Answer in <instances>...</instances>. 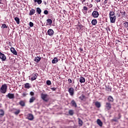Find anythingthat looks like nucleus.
Returning <instances> with one entry per match:
<instances>
[{
    "mask_svg": "<svg viewBox=\"0 0 128 128\" xmlns=\"http://www.w3.org/2000/svg\"><path fill=\"white\" fill-rule=\"evenodd\" d=\"M6 92H8V85L4 84L0 88V92L1 94H6Z\"/></svg>",
    "mask_w": 128,
    "mask_h": 128,
    "instance_id": "1",
    "label": "nucleus"
},
{
    "mask_svg": "<svg viewBox=\"0 0 128 128\" xmlns=\"http://www.w3.org/2000/svg\"><path fill=\"white\" fill-rule=\"evenodd\" d=\"M30 76L32 77L30 78V80L32 82H34V80H36L38 78V73H33L31 74Z\"/></svg>",
    "mask_w": 128,
    "mask_h": 128,
    "instance_id": "2",
    "label": "nucleus"
},
{
    "mask_svg": "<svg viewBox=\"0 0 128 128\" xmlns=\"http://www.w3.org/2000/svg\"><path fill=\"white\" fill-rule=\"evenodd\" d=\"M105 108L107 110H110L112 109V104L110 102H107L105 105Z\"/></svg>",
    "mask_w": 128,
    "mask_h": 128,
    "instance_id": "3",
    "label": "nucleus"
},
{
    "mask_svg": "<svg viewBox=\"0 0 128 128\" xmlns=\"http://www.w3.org/2000/svg\"><path fill=\"white\" fill-rule=\"evenodd\" d=\"M48 96L47 94H41V98L44 102H48V100L46 99V98L48 97Z\"/></svg>",
    "mask_w": 128,
    "mask_h": 128,
    "instance_id": "4",
    "label": "nucleus"
},
{
    "mask_svg": "<svg viewBox=\"0 0 128 128\" xmlns=\"http://www.w3.org/2000/svg\"><path fill=\"white\" fill-rule=\"evenodd\" d=\"M0 58L2 60V62H6V56L4 54H2V52H0Z\"/></svg>",
    "mask_w": 128,
    "mask_h": 128,
    "instance_id": "5",
    "label": "nucleus"
},
{
    "mask_svg": "<svg viewBox=\"0 0 128 128\" xmlns=\"http://www.w3.org/2000/svg\"><path fill=\"white\" fill-rule=\"evenodd\" d=\"M68 92L72 96L74 94V89L72 87L69 88Z\"/></svg>",
    "mask_w": 128,
    "mask_h": 128,
    "instance_id": "6",
    "label": "nucleus"
},
{
    "mask_svg": "<svg viewBox=\"0 0 128 128\" xmlns=\"http://www.w3.org/2000/svg\"><path fill=\"white\" fill-rule=\"evenodd\" d=\"M92 16L93 18H98V16H100V14L98 13V11H94L92 12Z\"/></svg>",
    "mask_w": 128,
    "mask_h": 128,
    "instance_id": "7",
    "label": "nucleus"
},
{
    "mask_svg": "<svg viewBox=\"0 0 128 128\" xmlns=\"http://www.w3.org/2000/svg\"><path fill=\"white\" fill-rule=\"evenodd\" d=\"M10 52L13 54H14V56H18V52L14 47H12L10 48Z\"/></svg>",
    "mask_w": 128,
    "mask_h": 128,
    "instance_id": "8",
    "label": "nucleus"
},
{
    "mask_svg": "<svg viewBox=\"0 0 128 128\" xmlns=\"http://www.w3.org/2000/svg\"><path fill=\"white\" fill-rule=\"evenodd\" d=\"M13 114H14L16 116H18L20 112V109H16V108H13Z\"/></svg>",
    "mask_w": 128,
    "mask_h": 128,
    "instance_id": "9",
    "label": "nucleus"
},
{
    "mask_svg": "<svg viewBox=\"0 0 128 128\" xmlns=\"http://www.w3.org/2000/svg\"><path fill=\"white\" fill-rule=\"evenodd\" d=\"M48 35L50 36H54V30L52 29H49L48 30Z\"/></svg>",
    "mask_w": 128,
    "mask_h": 128,
    "instance_id": "10",
    "label": "nucleus"
},
{
    "mask_svg": "<svg viewBox=\"0 0 128 128\" xmlns=\"http://www.w3.org/2000/svg\"><path fill=\"white\" fill-rule=\"evenodd\" d=\"M6 96L10 98V100H12L14 98V94L9 93Z\"/></svg>",
    "mask_w": 128,
    "mask_h": 128,
    "instance_id": "11",
    "label": "nucleus"
},
{
    "mask_svg": "<svg viewBox=\"0 0 128 128\" xmlns=\"http://www.w3.org/2000/svg\"><path fill=\"white\" fill-rule=\"evenodd\" d=\"M27 118L29 120H34V115L32 114H28L27 115Z\"/></svg>",
    "mask_w": 128,
    "mask_h": 128,
    "instance_id": "12",
    "label": "nucleus"
},
{
    "mask_svg": "<svg viewBox=\"0 0 128 128\" xmlns=\"http://www.w3.org/2000/svg\"><path fill=\"white\" fill-rule=\"evenodd\" d=\"M110 22H112V24H114V22H116V16H114V17L110 16Z\"/></svg>",
    "mask_w": 128,
    "mask_h": 128,
    "instance_id": "13",
    "label": "nucleus"
},
{
    "mask_svg": "<svg viewBox=\"0 0 128 128\" xmlns=\"http://www.w3.org/2000/svg\"><path fill=\"white\" fill-rule=\"evenodd\" d=\"M36 14V10L34 8H32L29 13V16H34Z\"/></svg>",
    "mask_w": 128,
    "mask_h": 128,
    "instance_id": "14",
    "label": "nucleus"
},
{
    "mask_svg": "<svg viewBox=\"0 0 128 128\" xmlns=\"http://www.w3.org/2000/svg\"><path fill=\"white\" fill-rule=\"evenodd\" d=\"M40 60H42V58H40V56H38L36 57V58H34V62H40Z\"/></svg>",
    "mask_w": 128,
    "mask_h": 128,
    "instance_id": "15",
    "label": "nucleus"
},
{
    "mask_svg": "<svg viewBox=\"0 0 128 128\" xmlns=\"http://www.w3.org/2000/svg\"><path fill=\"white\" fill-rule=\"evenodd\" d=\"M112 4V2H108V0H105L104 2V4H106L107 6H110V5Z\"/></svg>",
    "mask_w": 128,
    "mask_h": 128,
    "instance_id": "16",
    "label": "nucleus"
},
{
    "mask_svg": "<svg viewBox=\"0 0 128 128\" xmlns=\"http://www.w3.org/2000/svg\"><path fill=\"white\" fill-rule=\"evenodd\" d=\"M108 102H114V98L112 96H108Z\"/></svg>",
    "mask_w": 128,
    "mask_h": 128,
    "instance_id": "17",
    "label": "nucleus"
},
{
    "mask_svg": "<svg viewBox=\"0 0 128 128\" xmlns=\"http://www.w3.org/2000/svg\"><path fill=\"white\" fill-rule=\"evenodd\" d=\"M82 12H84V14H86L88 12V7L84 6L83 7Z\"/></svg>",
    "mask_w": 128,
    "mask_h": 128,
    "instance_id": "18",
    "label": "nucleus"
},
{
    "mask_svg": "<svg viewBox=\"0 0 128 128\" xmlns=\"http://www.w3.org/2000/svg\"><path fill=\"white\" fill-rule=\"evenodd\" d=\"M71 106H74V108H76L77 105H76V101L74 100H72L71 101Z\"/></svg>",
    "mask_w": 128,
    "mask_h": 128,
    "instance_id": "19",
    "label": "nucleus"
},
{
    "mask_svg": "<svg viewBox=\"0 0 128 128\" xmlns=\"http://www.w3.org/2000/svg\"><path fill=\"white\" fill-rule=\"evenodd\" d=\"M96 122L99 126H102V120H100L98 119L96 120Z\"/></svg>",
    "mask_w": 128,
    "mask_h": 128,
    "instance_id": "20",
    "label": "nucleus"
},
{
    "mask_svg": "<svg viewBox=\"0 0 128 128\" xmlns=\"http://www.w3.org/2000/svg\"><path fill=\"white\" fill-rule=\"evenodd\" d=\"M80 82L82 84L84 82H86V78H84L83 76H81L80 78Z\"/></svg>",
    "mask_w": 128,
    "mask_h": 128,
    "instance_id": "21",
    "label": "nucleus"
},
{
    "mask_svg": "<svg viewBox=\"0 0 128 128\" xmlns=\"http://www.w3.org/2000/svg\"><path fill=\"white\" fill-rule=\"evenodd\" d=\"M124 23H123L122 26L124 28H127V30H128V22L126 21L124 22Z\"/></svg>",
    "mask_w": 128,
    "mask_h": 128,
    "instance_id": "22",
    "label": "nucleus"
},
{
    "mask_svg": "<svg viewBox=\"0 0 128 128\" xmlns=\"http://www.w3.org/2000/svg\"><path fill=\"white\" fill-rule=\"evenodd\" d=\"M19 104L21 106H26V102H24V100H20L19 102Z\"/></svg>",
    "mask_w": 128,
    "mask_h": 128,
    "instance_id": "23",
    "label": "nucleus"
},
{
    "mask_svg": "<svg viewBox=\"0 0 128 128\" xmlns=\"http://www.w3.org/2000/svg\"><path fill=\"white\" fill-rule=\"evenodd\" d=\"M92 26H96L98 24V20L96 19H94L92 20Z\"/></svg>",
    "mask_w": 128,
    "mask_h": 128,
    "instance_id": "24",
    "label": "nucleus"
},
{
    "mask_svg": "<svg viewBox=\"0 0 128 128\" xmlns=\"http://www.w3.org/2000/svg\"><path fill=\"white\" fill-rule=\"evenodd\" d=\"M95 106H96V108H100V106H101L100 102H95Z\"/></svg>",
    "mask_w": 128,
    "mask_h": 128,
    "instance_id": "25",
    "label": "nucleus"
},
{
    "mask_svg": "<svg viewBox=\"0 0 128 128\" xmlns=\"http://www.w3.org/2000/svg\"><path fill=\"white\" fill-rule=\"evenodd\" d=\"M58 62V59L56 57H55L53 60H52V64H56Z\"/></svg>",
    "mask_w": 128,
    "mask_h": 128,
    "instance_id": "26",
    "label": "nucleus"
},
{
    "mask_svg": "<svg viewBox=\"0 0 128 128\" xmlns=\"http://www.w3.org/2000/svg\"><path fill=\"white\" fill-rule=\"evenodd\" d=\"M79 98L80 100H86V98L84 94H82L81 96L79 97Z\"/></svg>",
    "mask_w": 128,
    "mask_h": 128,
    "instance_id": "27",
    "label": "nucleus"
},
{
    "mask_svg": "<svg viewBox=\"0 0 128 128\" xmlns=\"http://www.w3.org/2000/svg\"><path fill=\"white\" fill-rule=\"evenodd\" d=\"M34 100H36V97L34 96H32L29 101V102H30V104H32V102H34Z\"/></svg>",
    "mask_w": 128,
    "mask_h": 128,
    "instance_id": "28",
    "label": "nucleus"
},
{
    "mask_svg": "<svg viewBox=\"0 0 128 128\" xmlns=\"http://www.w3.org/2000/svg\"><path fill=\"white\" fill-rule=\"evenodd\" d=\"M109 16L110 18V16H112V18L116 16V15H114V12L112 11L110 12Z\"/></svg>",
    "mask_w": 128,
    "mask_h": 128,
    "instance_id": "29",
    "label": "nucleus"
},
{
    "mask_svg": "<svg viewBox=\"0 0 128 128\" xmlns=\"http://www.w3.org/2000/svg\"><path fill=\"white\" fill-rule=\"evenodd\" d=\"M24 84V88H30V83H26Z\"/></svg>",
    "mask_w": 128,
    "mask_h": 128,
    "instance_id": "30",
    "label": "nucleus"
},
{
    "mask_svg": "<svg viewBox=\"0 0 128 128\" xmlns=\"http://www.w3.org/2000/svg\"><path fill=\"white\" fill-rule=\"evenodd\" d=\"M36 12L38 14H42V10L40 8H36Z\"/></svg>",
    "mask_w": 128,
    "mask_h": 128,
    "instance_id": "31",
    "label": "nucleus"
},
{
    "mask_svg": "<svg viewBox=\"0 0 128 128\" xmlns=\"http://www.w3.org/2000/svg\"><path fill=\"white\" fill-rule=\"evenodd\" d=\"M47 23L49 24V26H52V19H48L46 20Z\"/></svg>",
    "mask_w": 128,
    "mask_h": 128,
    "instance_id": "32",
    "label": "nucleus"
},
{
    "mask_svg": "<svg viewBox=\"0 0 128 128\" xmlns=\"http://www.w3.org/2000/svg\"><path fill=\"white\" fill-rule=\"evenodd\" d=\"M34 2H37L38 4H41L42 2V0H34Z\"/></svg>",
    "mask_w": 128,
    "mask_h": 128,
    "instance_id": "33",
    "label": "nucleus"
},
{
    "mask_svg": "<svg viewBox=\"0 0 128 128\" xmlns=\"http://www.w3.org/2000/svg\"><path fill=\"white\" fill-rule=\"evenodd\" d=\"M14 20H15L16 24H20V18L18 17H16L14 18Z\"/></svg>",
    "mask_w": 128,
    "mask_h": 128,
    "instance_id": "34",
    "label": "nucleus"
},
{
    "mask_svg": "<svg viewBox=\"0 0 128 128\" xmlns=\"http://www.w3.org/2000/svg\"><path fill=\"white\" fill-rule=\"evenodd\" d=\"M106 90L108 92H111V90H112V87H110V86H106Z\"/></svg>",
    "mask_w": 128,
    "mask_h": 128,
    "instance_id": "35",
    "label": "nucleus"
},
{
    "mask_svg": "<svg viewBox=\"0 0 128 128\" xmlns=\"http://www.w3.org/2000/svg\"><path fill=\"white\" fill-rule=\"evenodd\" d=\"M78 124H80V126H82V120H80V118H78Z\"/></svg>",
    "mask_w": 128,
    "mask_h": 128,
    "instance_id": "36",
    "label": "nucleus"
},
{
    "mask_svg": "<svg viewBox=\"0 0 128 128\" xmlns=\"http://www.w3.org/2000/svg\"><path fill=\"white\" fill-rule=\"evenodd\" d=\"M68 114L70 116H73L74 115V110H70L68 112Z\"/></svg>",
    "mask_w": 128,
    "mask_h": 128,
    "instance_id": "37",
    "label": "nucleus"
},
{
    "mask_svg": "<svg viewBox=\"0 0 128 128\" xmlns=\"http://www.w3.org/2000/svg\"><path fill=\"white\" fill-rule=\"evenodd\" d=\"M0 116H4V112L2 110H0Z\"/></svg>",
    "mask_w": 128,
    "mask_h": 128,
    "instance_id": "38",
    "label": "nucleus"
},
{
    "mask_svg": "<svg viewBox=\"0 0 128 128\" xmlns=\"http://www.w3.org/2000/svg\"><path fill=\"white\" fill-rule=\"evenodd\" d=\"M2 28H8V26L5 24H2Z\"/></svg>",
    "mask_w": 128,
    "mask_h": 128,
    "instance_id": "39",
    "label": "nucleus"
},
{
    "mask_svg": "<svg viewBox=\"0 0 128 128\" xmlns=\"http://www.w3.org/2000/svg\"><path fill=\"white\" fill-rule=\"evenodd\" d=\"M120 14H122V18H124V16H126V12H120Z\"/></svg>",
    "mask_w": 128,
    "mask_h": 128,
    "instance_id": "40",
    "label": "nucleus"
},
{
    "mask_svg": "<svg viewBox=\"0 0 128 128\" xmlns=\"http://www.w3.org/2000/svg\"><path fill=\"white\" fill-rule=\"evenodd\" d=\"M46 84H48V86H50V84H52V82H50V80H47Z\"/></svg>",
    "mask_w": 128,
    "mask_h": 128,
    "instance_id": "41",
    "label": "nucleus"
},
{
    "mask_svg": "<svg viewBox=\"0 0 128 128\" xmlns=\"http://www.w3.org/2000/svg\"><path fill=\"white\" fill-rule=\"evenodd\" d=\"M44 14H46V15L48 14V10H45L44 12Z\"/></svg>",
    "mask_w": 128,
    "mask_h": 128,
    "instance_id": "42",
    "label": "nucleus"
},
{
    "mask_svg": "<svg viewBox=\"0 0 128 128\" xmlns=\"http://www.w3.org/2000/svg\"><path fill=\"white\" fill-rule=\"evenodd\" d=\"M29 24L30 28H32V26H34V23L32 22H30Z\"/></svg>",
    "mask_w": 128,
    "mask_h": 128,
    "instance_id": "43",
    "label": "nucleus"
},
{
    "mask_svg": "<svg viewBox=\"0 0 128 128\" xmlns=\"http://www.w3.org/2000/svg\"><path fill=\"white\" fill-rule=\"evenodd\" d=\"M68 82H69V84H72V79L69 78L68 79Z\"/></svg>",
    "mask_w": 128,
    "mask_h": 128,
    "instance_id": "44",
    "label": "nucleus"
},
{
    "mask_svg": "<svg viewBox=\"0 0 128 128\" xmlns=\"http://www.w3.org/2000/svg\"><path fill=\"white\" fill-rule=\"evenodd\" d=\"M51 90H52L56 91V88H51Z\"/></svg>",
    "mask_w": 128,
    "mask_h": 128,
    "instance_id": "45",
    "label": "nucleus"
},
{
    "mask_svg": "<svg viewBox=\"0 0 128 128\" xmlns=\"http://www.w3.org/2000/svg\"><path fill=\"white\" fill-rule=\"evenodd\" d=\"M93 0H92V2ZM95 2H96V3H98V2H100V0H94Z\"/></svg>",
    "mask_w": 128,
    "mask_h": 128,
    "instance_id": "46",
    "label": "nucleus"
},
{
    "mask_svg": "<svg viewBox=\"0 0 128 128\" xmlns=\"http://www.w3.org/2000/svg\"><path fill=\"white\" fill-rule=\"evenodd\" d=\"M88 6L90 8H92V4H90L89 5H88Z\"/></svg>",
    "mask_w": 128,
    "mask_h": 128,
    "instance_id": "47",
    "label": "nucleus"
},
{
    "mask_svg": "<svg viewBox=\"0 0 128 128\" xmlns=\"http://www.w3.org/2000/svg\"><path fill=\"white\" fill-rule=\"evenodd\" d=\"M30 96H34V93L32 92H30Z\"/></svg>",
    "mask_w": 128,
    "mask_h": 128,
    "instance_id": "48",
    "label": "nucleus"
},
{
    "mask_svg": "<svg viewBox=\"0 0 128 128\" xmlns=\"http://www.w3.org/2000/svg\"><path fill=\"white\" fill-rule=\"evenodd\" d=\"M26 94H26V93H23V94H22V96L24 97V96H26Z\"/></svg>",
    "mask_w": 128,
    "mask_h": 128,
    "instance_id": "49",
    "label": "nucleus"
},
{
    "mask_svg": "<svg viewBox=\"0 0 128 128\" xmlns=\"http://www.w3.org/2000/svg\"><path fill=\"white\" fill-rule=\"evenodd\" d=\"M118 42H120V41L119 40H116V44H118Z\"/></svg>",
    "mask_w": 128,
    "mask_h": 128,
    "instance_id": "50",
    "label": "nucleus"
},
{
    "mask_svg": "<svg viewBox=\"0 0 128 128\" xmlns=\"http://www.w3.org/2000/svg\"><path fill=\"white\" fill-rule=\"evenodd\" d=\"M79 50H80V52H83V50H84V49H82V48H79Z\"/></svg>",
    "mask_w": 128,
    "mask_h": 128,
    "instance_id": "51",
    "label": "nucleus"
},
{
    "mask_svg": "<svg viewBox=\"0 0 128 128\" xmlns=\"http://www.w3.org/2000/svg\"><path fill=\"white\" fill-rule=\"evenodd\" d=\"M112 120L113 122H118V120H116V119H112Z\"/></svg>",
    "mask_w": 128,
    "mask_h": 128,
    "instance_id": "52",
    "label": "nucleus"
},
{
    "mask_svg": "<svg viewBox=\"0 0 128 128\" xmlns=\"http://www.w3.org/2000/svg\"><path fill=\"white\" fill-rule=\"evenodd\" d=\"M82 4H84V2H86V0H80Z\"/></svg>",
    "mask_w": 128,
    "mask_h": 128,
    "instance_id": "53",
    "label": "nucleus"
},
{
    "mask_svg": "<svg viewBox=\"0 0 128 128\" xmlns=\"http://www.w3.org/2000/svg\"><path fill=\"white\" fill-rule=\"evenodd\" d=\"M2 0H0V4H2Z\"/></svg>",
    "mask_w": 128,
    "mask_h": 128,
    "instance_id": "54",
    "label": "nucleus"
},
{
    "mask_svg": "<svg viewBox=\"0 0 128 128\" xmlns=\"http://www.w3.org/2000/svg\"><path fill=\"white\" fill-rule=\"evenodd\" d=\"M9 44H10V46H12V45L10 44V42H9Z\"/></svg>",
    "mask_w": 128,
    "mask_h": 128,
    "instance_id": "55",
    "label": "nucleus"
},
{
    "mask_svg": "<svg viewBox=\"0 0 128 128\" xmlns=\"http://www.w3.org/2000/svg\"><path fill=\"white\" fill-rule=\"evenodd\" d=\"M82 28L80 27V29Z\"/></svg>",
    "mask_w": 128,
    "mask_h": 128,
    "instance_id": "56",
    "label": "nucleus"
},
{
    "mask_svg": "<svg viewBox=\"0 0 128 128\" xmlns=\"http://www.w3.org/2000/svg\"><path fill=\"white\" fill-rule=\"evenodd\" d=\"M118 0V2H120V0Z\"/></svg>",
    "mask_w": 128,
    "mask_h": 128,
    "instance_id": "57",
    "label": "nucleus"
},
{
    "mask_svg": "<svg viewBox=\"0 0 128 128\" xmlns=\"http://www.w3.org/2000/svg\"><path fill=\"white\" fill-rule=\"evenodd\" d=\"M2 120H0V122H1Z\"/></svg>",
    "mask_w": 128,
    "mask_h": 128,
    "instance_id": "58",
    "label": "nucleus"
}]
</instances>
